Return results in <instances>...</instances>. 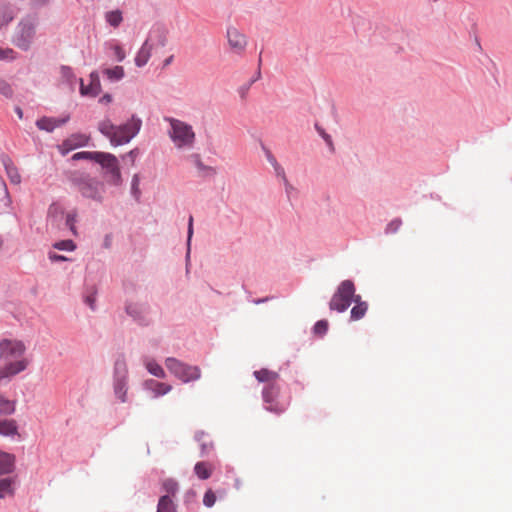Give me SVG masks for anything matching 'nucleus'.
Masks as SVG:
<instances>
[{
    "mask_svg": "<svg viewBox=\"0 0 512 512\" xmlns=\"http://www.w3.org/2000/svg\"><path fill=\"white\" fill-rule=\"evenodd\" d=\"M12 480L10 478L0 479V498L12 494Z\"/></svg>",
    "mask_w": 512,
    "mask_h": 512,
    "instance_id": "7c9ffc66",
    "label": "nucleus"
},
{
    "mask_svg": "<svg viewBox=\"0 0 512 512\" xmlns=\"http://www.w3.org/2000/svg\"><path fill=\"white\" fill-rule=\"evenodd\" d=\"M138 181H139V180H138V176H137V175H135V176L133 177V180H132V187H133V189H135V188L138 186Z\"/></svg>",
    "mask_w": 512,
    "mask_h": 512,
    "instance_id": "864d4df0",
    "label": "nucleus"
},
{
    "mask_svg": "<svg viewBox=\"0 0 512 512\" xmlns=\"http://www.w3.org/2000/svg\"><path fill=\"white\" fill-rule=\"evenodd\" d=\"M112 100V97L111 95L109 94H105L101 99H100V102L101 103H110Z\"/></svg>",
    "mask_w": 512,
    "mask_h": 512,
    "instance_id": "09e8293b",
    "label": "nucleus"
},
{
    "mask_svg": "<svg viewBox=\"0 0 512 512\" xmlns=\"http://www.w3.org/2000/svg\"><path fill=\"white\" fill-rule=\"evenodd\" d=\"M275 169H276L277 174H278V175L282 174V175H283L284 180H286L285 175H284V170H283V168H281V167H280V166H278V165H275Z\"/></svg>",
    "mask_w": 512,
    "mask_h": 512,
    "instance_id": "3c124183",
    "label": "nucleus"
},
{
    "mask_svg": "<svg viewBox=\"0 0 512 512\" xmlns=\"http://www.w3.org/2000/svg\"><path fill=\"white\" fill-rule=\"evenodd\" d=\"M17 114L20 118H22V110L20 108H17Z\"/></svg>",
    "mask_w": 512,
    "mask_h": 512,
    "instance_id": "4d7b16f0",
    "label": "nucleus"
},
{
    "mask_svg": "<svg viewBox=\"0 0 512 512\" xmlns=\"http://www.w3.org/2000/svg\"><path fill=\"white\" fill-rule=\"evenodd\" d=\"M162 486H163L164 491L167 493L166 495H168L169 497H170V495H175V493L178 490L177 482H175L172 479H166L163 482Z\"/></svg>",
    "mask_w": 512,
    "mask_h": 512,
    "instance_id": "473e14b6",
    "label": "nucleus"
},
{
    "mask_svg": "<svg viewBox=\"0 0 512 512\" xmlns=\"http://www.w3.org/2000/svg\"><path fill=\"white\" fill-rule=\"evenodd\" d=\"M104 75L111 81H119L124 77V69L122 66H115L103 70Z\"/></svg>",
    "mask_w": 512,
    "mask_h": 512,
    "instance_id": "a878e982",
    "label": "nucleus"
},
{
    "mask_svg": "<svg viewBox=\"0 0 512 512\" xmlns=\"http://www.w3.org/2000/svg\"><path fill=\"white\" fill-rule=\"evenodd\" d=\"M401 224H402L401 220L395 219L390 222V224L388 226V230L391 232H396L398 230V228L401 226Z\"/></svg>",
    "mask_w": 512,
    "mask_h": 512,
    "instance_id": "37998d69",
    "label": "nucleus"
},
{
    "mask_svg": "<svg viewBox=\"0 0 512 512\" xmlns=\"http://www.w3.org/2000/svg\"><path fill=\"white\" fill-rule=\"evenodd\" d=\"M15 411V402L0 395V416L11 415Z\"/></svg>",
    "mask_w": 512,
    "mask_h": 512,
    "instance_id": "bb28decb",
    "label": "nucleus"
},
{
    "mask_svg": "<svg viewBox=\"0 0 512 512\" xmlns=\"http://www.w3.org/2000/svg\"><path fill=\"white\" fill-rule=\"evenodd\" d=\"M116 59L121 62L125 59L126 54L120 45H114L112 47Z\"/></svg>",
    "mask_w": 512,
    "mask_h": 512,
    "instance_id": "ea45409f",
    "label": "nucleus"
},
{
    "mask_svg": "<svg viewBox=\"0 0 512 512\" xmlns=\"http://www.w3.org/2000/svg\"><path fill=\"white\" fill-rule=\"evenodd\" d=\"M254 376L259 382L267 383V385L277 384V381L279 379V374L277 372L268 369H261L255 371Z\"/></svg>",
    "mask_w": 512,
    "mask_h": 512,
    "instance_id": "f3484780",
    "label": "nucleus"
},
{
    "mask_svg": "<svg viewBox=\"0 0 512 512\" xmlns=\"http://www.w3.org/2000/svg\"><path fill=\"white\" fill-rule=\"evenodd\" d=\"M14 462L15 457L13 455L0 451V474H7L12 472Z\"/></svg>",
    "mask_w": 512,
    "mask_h": 512,
    "instance_id": "412c9836",
    "label": "nucleus"
},
{
    "mask_svg": "<svg viewBox=\"0 0 512 512\" xmlns=\"http://www.w3.org/2000/svg\"><path fill=\"white\" fill-rule=\"evenodd\" d=\"M355 287L350 280L343 281L333 295L329 306L331 310L345 311L354 299Z\"/></svg>",
    "mask_w": 512,
    "mask_h": 512,
    "instance_id": "0eeeda50",
    "label": "nucleus"
},
{
    "mask_svg": "<svg viewBox=\"0 0 512 512\" xmlns=\"http://www.w3.org/2000/svg\"><path fill=\"white\" fill-rule=\"evenodd\" d=\"M18 427L15 420L4 419L0 420V435L2 436H13L17 434Z\"/></svg>",
    "mask_w": 512,
    "mask_h": 512,
    "instance_id": "4be33fe9",
    "label": "nucleus"
},
{
    "mask_svg": "<svg viewBox=\"0 0 512 512\" xmlns=\"http://www.w3.org/2000/svg\"><path fill=\"white\" fill-rule=\"evenodd\" d=\"M165 121L169 124L168 135L176 148L193 147L196 134L190 124L173 117H165Z\"/></svg>",
    "mask_w": 512,
    "mask_h": 512,
    "instance_id": "7ed1b4c3",
    "label": "nucleus"
},
{
    "mask_svg": "<svg viewBox=\"0 0 512 512\" xmlns=\"http://www.w3.org/2000/svg\"><path fill=\"white\" fill-rule=\"evenodd\" d=\"M249 87H250V85H247V86L242 87V88L240 89V94H241V97H242V98H244V97H245V94H246V93H247V91L249 90Z\"/></svg>",
    "mask_w": 512,
    "mask_h": 512,
    "instance_id": "8fccbe9b",
    "label": "nucleus"
},
{
    "mask_svg": "<svg viewBox=\"0 0 512 512\" xmlns=\"http://www.w3.org/2000/svg\"><path fill=\"white\" fill-rule=\"evenodd\" d=\"M0 93L6 97H11L12 96L11 86L8 83H6L5 81H0Z\"/></svg>",
    "mask_w": 512,
    "mask_h": 512,
    "instance_id": "a19ab883",
    "label": "nucleus"
},
{
    "mask_svg": "<svg viewBox=\"0 0 512 512\" xmlns=\"http://www.w3.org/2000/svg\"><path fill=\"white\" fill-rule=\"evenodd\" d=\"M36 3L38 4H44L46 3L48 0H34Z\"/></svg>",
    "mask_w": 512,
    "mask_h": 512,
    "instance_id": "6e6d98bb",
    "label": "nucleus"
},
{
    "mask_svg": "<svg viewBox=\"0 0 512 512\" xmlns=\"http://www.w3.org/2000/svg\"><path fill=\"white\" fill-rule=\"evenodd\" d=\"M49 259L51 261H56V262H59V261H66L67 258L63 255H58L56 253H49Z\"/></svg>",
    "mask_w": 512,
    "mask_h": 512,
    "instance_id": "49530a36",
    "label": "nucleus"
},
{
    "mask_svg": "<svg viewBox=\"0 0 512 512\" xmlns=\"http://www.w3.org/2000/svg\"><path fill=\"white\" fill-rule=\"evenodd\" d=\"M187 234H188L187 242H188V246H189L192 235H193V217L192 216L189 217Z\"/></svg>",
    "mask_w": 512,
    "mask_h": 512,
    "instance_id": "c03bdc74",
    "label": "nucleus"
},
{
    "mask_svg": "<svg viewBox=\"0 0 512 512\" xmlns=\"http://www.w3.org/2000/svg\"><path fill=\"white\" fill-rule=\"evenodd\" d=\"M76 219H77V213L75 211L69 212L66 214L65 222H66V225L71 230V232L73 233V235H77V230L75 227Z\"/></svg>",
    "mask_w": 512,
    "mask_h": 512,
    "instance_id": "f704fd0d",
    "label": "nucleus"
},
{
    "mask_svg": "<svg viewBox=\"0 0 512 512\" xmlns=\"http://www.w3.org/2000/svg\"><path fill=\"white\" fill-rule=\"evenodd\" d=\"M37 19L35 17H26L22 19L15 29L13 43L20 49L27 51L36 35Z\"/></svg>",
    "mask_w": 512,
    "mask_h": 512,
    "instance_id": "39448f33",
    "label": "nucleus"
},
{
    "mask_svg": "<svg viewBox=\"0 0 512 512\" xmlns=\"http://www.w3.org/2000/svg\"><path fill=\"white\" fill-rule=\"evenodd\" d=\"M227 40L230 48L236 53H242L247 46V38L236 27H228Z\"/></svg>",
    "mask_w": 512,
    "mask_h": 512,
    "instance_id": "f8f14e48",
    "label": "nucleus"
},
{
    "mask_svg": "<svg viewBox=\"0 0 512 512\" xmlns=\"http://www.w3.org/2000/svg\"><path fill=\"white\" fill-rule=\"evenodd\" d=\"M13 19L12 11L7 7L0 8V27L8 24Z\"/></svg>",
    "mask_w": 512,
    "mask_h": 512,
    "instance_id": "72a5a7b5",
    "label": "nucleus"
},
{
    "mask_svg": "<svg viewBox=\"0 0 512 512\" xmlns=\"http://www.w3.org/2000/svg\"><path fill=\"white\" fill-rule=\"evenodd\" d=\"M126 311L129 315H131L134 319L138 320L140 323H146L147 313L144 306L131 303L127 305Z\"/></svg>",
    "mask_w": 512,
    "mask_h": 512,
    "instance_id": "6ab92c4d",
    "label": "nucleus"
},
{
    "mask_svg": "<svg viewBox=\"0 0 512 512\" xmlns=\"http://www.w3.org/2000/svg\"><path fill=\"white\" fill-rule=\"evenodd\" d=\"M216 502V495L215 493L209 489L205 492L203 497V503L206 507H212Z\"/></svg>",
    "mask_w": 512,
    "mask_h": 512,
    "instance_id": "4c0bfd02",
    "label": "nucleus"
},
{
    "mask_svg": "<svg viewBox=\"0 0 512 512\" xmlns=\"http://www.w3.org/2000/svg\"><path fill=\"white\" fill-rule=\"evenodd\" d=\"M25 350L26 347L21 341L9 339L0 341V359L3 361L15 360L0 368V385L11 376L26 369L28 361L22 358Z\"/></svg>",
    "mask_w": 512,
    "mask_h": 512,
    "instance_id": "f257e3e1",
    "label": "nucleus"
},
{
    "mask_svg": "<svg viewBox=\"0 0 512 512\" xmlns=\"http://www.w3.org/2000/svg\"><path fill=\"white\" fill-rule=\"evenodd\" d=\"M195 165L199 171H204L209 175H214L216 173L214 168L204 165L198 155L196 156Z\"/></svg>",
    "mask_w": 512,
    "mask_h": 512,
    "instance_id": "58836bf2",
    "label": "nucleus"
},
{
    "mask_svg": "<svg viewBox=\"0 0 512 512\" xmlns=\"http://www.w3.org/2000/svg\"><path fill=\"white\" fill-rule=\"evenodd\" d=\"M89 136L82 133H75L69 136L66 140L62 142L59 146V150L62 155H66L68 152L86 146L89 142Z\"/></svg>",
    "mask_w": 512,
    "mask_h": 512,
    "instance_id": "9b49d317",
    "label": "nucleus"
},
{
    "mask_svg": "<svg viewBox=\"0 0 512 512\" xmlns=\"http://www.w3.org/2000/svg\"><path fill=\"white\" fill-rule=\"evenodd\" d=\"M314 333L318 336H323L328 330V322L326 320H320L314 325Z\"/></svg>",
    "mask_w": 512,
    "mask_h": 512,
    "instance_id": "e433bc0d",
    "label": "nucleus"
},
{
    "mask_svg": "<svg viewBox=\"0 0 512 512\" xmlns=\"http://www.w3.org/2000/svg\"><path fill=\"white\" fill-rule=\"evenodd\" d=\"M101 92V83L97 72L90 74V83L85 85L83 80L80 79V93L83 96L95 97Z\"/></svg>",
    "mask_w": 512,
    "mask_h": 512,
    "instance_id": "ddd939ff",
    "label": "nucleus"
},
{
    "mask_svg": "<svg viewBox=\"0 0 512 512\" xmlns=\"http://www.w3.org/2000/svg\"><path fill=\"white\" fill-rule=\"evenodd\" d=\"M167 41L166 33L163 29L160 27L153 28L146 41L143 43L139 51L137 52L135 56V64L137 67H143L145 66L152 53V49L154 44H157L159 46H165Z\"/></svg>",
    "mask_w": 512,
    "mask_h": 512,
    "instance_id": "423d86ee",
    "label": "nucleus"
},
{
    "mask_svg": "<svg viewBox=\"0 0 512 512\" xmlns=\"http://www.w3.org/2000/svg\"><path fill=\"white\" fill-rule=\"evenodd\" d=\"M105 20L110 26L117 28L123 21L122 11L116 9L106 12Z\"/></svg>",
    "mask_w": 512,
    "mask_h": 512,
    "instance_id": "b1692460",
    "label": "nucleus"
},
{
    "mask_svg": "<svg viewBox=\"0 0 512 512\" xmlns=\"http://www.w3.org/2000/svg\"><path fill=\"white\" fill-rule=\"evenodd\" d=\"M144 364L149 373L158 378H165L166 374L164 369L155 360L146 359Z\"/></svg>",
    "mask_w": 512,
    "mask_h": 512,
    "instance_id": "393cba45",
    "label": "nucleus"
},
{
    "mask_svg": "<svg viewBox=\"0 0 512 512\" xmlns=\"http://www.w3.org/2000/svg\"><path fill=\"white\" fill-rule=\"evenodd\" d=\"M156 512H177L176 506L168 495L160 497Z\"/></svg>",
    "mask_w": 512,
    "mask_h": 512,
    "instance_id": "5701e85b",
    "label": "nucleus"
},
{
    "mask_svg": "<svg viewBox=\"0 0 512 512\" xmlns=\"http://www.w3.org/2000/svg\"><path fill=\"white\" fill-rule=\"evenodd\" d=\"M280 387L277 384L266 385L262 391L265 409L275 414H282L290 405V400H278Z\"/></svg>",
    "mask_w": 512,
    "mask_h": 512,
    "instance_id": "1a4fd4ad",
    "label": "nucleus"
},
{
    "mask_svg": "<svg viewBox=\"0 0 512 512\" xmlns=\"http://www.w3.org/2000/svg\"><path fill=\"white\" fill-rule=\"evenodd\" d=\"M2 244H3V242H2V240L0 239V248L2 247Z\"/></svg>",
    "mask_w": 512,
    "mask_h": 512,
    "instance_id": "13d9d810",
    "label": "nucleus"
},
{
    "mask_svg": "<svg viewBox=\"0 0 512 512\" xmlns=\"http://www.w3.org/2000/svg\"><path fill=\"white\" fill-rule=\"evenodd\" d=\"M95 300H96V298L94 295H88L85 298V302L90 306L91 309L95 308Z\"/></svg>",
    "mask_w": 512,
    "mask_h": 512,
    "instance_id": "de8ad7c7",
    "label": "nucleus"
},
{
    "mask_svg": "<svg viewBox=\"0 0 512 512\" xmlns=\"http://www.w3.org/2000/svg\"><path fill=\"white\" fill-rule=\"evenodd\" d=\"M367 310L366 303H357L351 310V318L353 320H359L361 319Z\"/></svg>",
    "mask_w": 512,
    "mask_h": 512,
    "instance_id": "c756f323",
    "label": "nucleus"
},
{
    "mask_svg": "<svg viewBox=\"0 0 512 512\" xmlns=\"http://www.w3.org/2000/svg\"><path fill=\"white\" fill-rule=\"evenodd\" d=\"M13 51L12 50H7L5 51V53H12ZM7 55H4V52L0 50V58H6Z\"/></svg>",
    "mask_w": 512,
    "mask_h": 512,
    "instance_id": "5fc2aeb1",
    "label": "nucleus"
},
{
    "mask_svg": "<svg viewBox=\"0 0 512 512\" xmlns=\"http://www.w3.org/2000/svg\"><path fill=\"white\" fill-rule=\"evenodd\" d=\"M114 392H115L116 397L121 402H126L127 401V377H126V375L118 377L115 380Z\"/></svg>",
    "mask_w": 512,
    "mask_h": 512,
    "instance_id": "a211bd4d",
    "label": "nucleus"
},
{
    "mask_svg": "<svg viewBox=\"0 0 512 512\" xmlns=\"http://www.w3.org/2000/svg\"><path fill=\"white\" fill-rule=\"evenodd\" d=\"M213 469L214 467L212 464L201 461L195 464L194 472L199 479L206 480L212 475Z\"/></svg>",
    "mask_w": 512,
    "mask_h": 512,
    "instance_id": "aec40b11",
    "label": "nucleus"
},
{
    "mask_svg": "<svg viewBox=\"0 0 512 512\" xmlns=\"http://www.w3.org/2000/svg\"><path fill=\"white\" fill-rule=\"evenodd\" d=\"M319 133L322 136V138L324 139V141L326 142V144L329 146L330 150L334 151V144H333L331 136L329 134L325 133L324 130H319Z\"/></svg>",
    "mask_w": 512,
    "mask_h": 512,
    "instance_id": "79ce46f5",
    "label": "nucleus"
},
{
    "mask_svg": "<svg viewBox=\"0 0 512 512\" xmlns=\"http://www.w3.org/2000/svg\"><path fill=\"white\" fill-rule=\"evenodd\" d=\"M64 215L63 207L58 203H52L48 208V218L56 220L58 217Z\"/></svg>",
    "mask_w": 512,
    "mask_h": 512,
    "instance_id": "c85d7f7f",
    "label": "nucleus"
},
{
    "mask_svg": "<svg viewBox=\"0 0 512 512\" xmlns=\"http://www.w3.org/2000/svg\"><path fill=\"white\" fill-rule=\"evenodd\" d=\"M165 365L174 376L185 383L197 380L201 376L199 367L187 365L176 358H167Z\"/></svg>",
    "mask_w": 512,
    "mask_h": 512,
    "instance_id": "6e6552de",
    "label": "nucleus"
},
{
    "mask_svg": "<svg viewBox=\"0 0 512 512\" xmlns=\"http://www.w3.org/2000/svg\"><path fill=\"white\" fill-rule=\"evenodd\" d=\"M60 75H61L62 80H64L65 82H67L71 85L73 84V82L75 80V75H74V72L71 67L62 66L60 68Z\"/></svg>",
    "mask_w": 512,
    "mask_h": 512,
    "instance_id": "2f4dec72",
    "label": "nucleus"
},
{
    "mask_svg": "<svg viewBox=\"0 0 512 512\" xmlns=\"http://www.w3.org/2000/svg\"><path fill=\"white\" fill-rule=\"evenodd\" d=\"M97 163L100 164L102 168L106 169L107 172L110 174V182L112 184H121V172L119 168L118 159L115 155L111 153L101 152V156L99 157Z\"/></svg>",
    "mask_w": 512,
    "mask_h": 512,
    "instance_id": "9d476101",
    "label": "nucleus"
},
{
    "mask_svg": "<svg viewBox=\"0 0 512 512\" xmlns=\"http://www.w3.org/2000/svg\"><path fill=\"white\" fill-rule=\"evenodd\" d=\"M67 118L64 119H56L51 117H42L37 120L36 125L40 130H45L47 132H52L56 127H59L65 124Z\"/></svg>",
    "mask_w": 512,
    "mask_h": 512,
    "instance_id": "dca6fc26",
    "label": "nucleus"
},
{
    "mask_svg": "<svg viewBox=\"0 0 512 512\" xmlns=\"http://www.w3.org/2000/svg\"><path fill=\"white\" fill-rule=\"evenodd\" d=\"M144 387L146 390L151 391L154 397L163 396L172 390L171 385L153 379L146 380Z\"/></svg>",
    "mask_w": 512,
    "mask_h": 512,
    "instance_id": "4468645a",
    "label": "nucleus"
},
{
    "mask_svg": "<svg viewBox=\"0 0 512 512\" xmlns=\"http://www.w3.org/2000/svg\"><path fill=\"white\" fill-rule=\"evenodd\" d=\"M101 156V152L99 151H82L77 152L72 156V160H92L97 163L99 157Z\"/></svg>",
    "mask_w": 512,
    "mask_h": 512,
    "instance_id": "cd10ccee",
    "label": "nucleus"
},
{
    "mask_svg": "<svg viewBox=\"0 0 512 512\" xmlns=\"http://www.w3.org/2000/svg\"><path fill=\"white\" fill-rule=\"evenodd\" d=\"M53 247L58 250L73 251L76 245L72 240H61L56 242Z\"/></svg>",
    "mask_w": 512,
    "mask_h": 512,
    "instance_id": "c9c22d12",
    "label": "nucleus"
},
{
    "mask_svg": "<svg viewBox=\"0 0 512 512\" xmlns=\"http://www.w3.org/2000/svg\"><path fill=\"white\" fill-rule=\"evenodd\" d=\"M70 179L72 184L78 188L79 192L84 197L94 200L101 199V190L103 188V184L90 177L89 174L75 171L72 173Z\"/></svg>",
    "mask_w": 512,
    "mask_h": 512,
    "instance_id": "20e7f679",
    "label": "nucleus"
},
{
    "mask_svg": "<svg viewBox=\"0 0 512 512\" xmlns=\"http://www.w3.org/2000/svg\"><path fill=\"white\" fill-rule=\"evenodd\" d=\"M142 121L136 116L123 124L116 126L109 119H104L99 122V131L110 140L113 146H120L131 141L140 131Z\"/></svg>",
    "mask_w": 512,
    "mask_h": 512,
    "instance_id": "f03ea898",
    "label": "nucleus"
},
{
    "mask_svg": "<svg viewBox=\"0 0 512 512\" xmlns=\"http://www.w3.org/2000/svg\"><path fill=\"white\" fill-rule=\"evenodd\" d=\"M2 164L6 170V174L11 181V183L18 185L21 183V175L14 165L13 161L7 155L2 156Z\"/></svg>",
    "mask_w": 512,
    "mask_h": 512,
    "instance_id": "2eb2a0df",
    "label": "nucleus"
},
{
    "mask_svg": "<svg viewBox=\"0 0 512 512\" xmlns=\"http://www.w3.org/2000/svg\"><path fill=\"white\" fill-rule=\"evenodd\" d=\"M137 154H138L137 150L134 149V150H131L130 152H128L125 156H123V158L124 159L125 158H129L130 161H131V164L134 165V162H135V159L137 157Z\"/></svg>",
    "mask_w": 512,
    "mask_h": 512,
    "instance_id": "a18cd8bd",
    "label": "nucleus"
},
{
    "mask_svg": "<svg viewBox=\"0 0 512 512\" xmlns=\"http://www.w3.org/2000/svg\"><path fill=\"white\" fill-rule=\"evenodd\" d=\"M173 58H174V57H173V55H171V56H169L168 58H166V59L164 60V67H166V66L170 65V64L172 63V61H173Z\"/></svg>",
    "mask_w": 512,
    "mask_h": 512,
    "instance_id": "603ef678",
    "label": "nucleus"
}]
</instances>
